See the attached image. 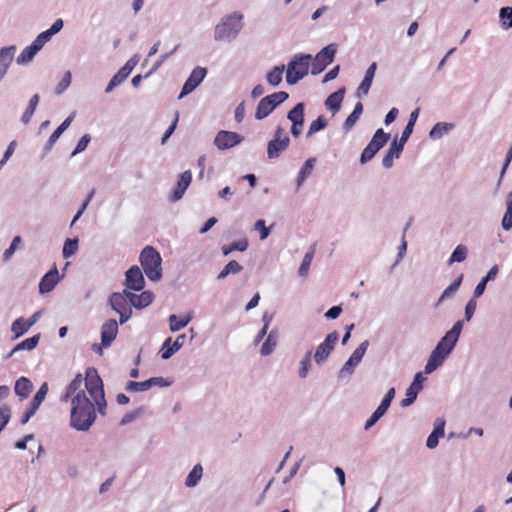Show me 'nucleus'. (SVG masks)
<instances>
[{"label":"nucleus","instance_id":"7c9ffc66","mask_svg":"<svg viewBox=\"0 0 512 512\" xmlns=\"http://www.w3.org/2000/svg\"><path fill=\"white\" fill-rule=\"evenodd\" d=\"M315 252H316V244H312L309 247L308 251L305 253L302 263L299 267L298 274L300 277H306L308 275L309 268H310L311 262L313 260V257L315 255Z\"/></svg>","mask_w":512,"mask_h":512},{"label":"nucleus","instance_id":"774afa93","mask_svg":"<svg viewBox=\"0 0 512 512\" xmlns=\"http://www.w3.org/2000/svg\"><path fill=\"white\" fill-rule=\"evenodd\" d=\"M91 141V136L89 134H84L78 141L75 149L73 150L71 156H75L77 155L78 153H81L83 152L88 144L90 143Z\"/></svg>","mask_w":512,"mask_h":512},{"label":"nucleus","instance_id":"393cba45","mask_svg":"<svg viewBox=\"0 0 512 512\" xmlns=\"http://www.w3.org/2000/svg\"><path fill=\"white\" fill-rule=\"evenodd\" d=\"M274 110H275L274 105L265 96L258 102L256 111H255V119L262 120V119L268 117Z\"/></svg>","mask_w":512,"mask_h":512},{"label":"nucleus","instance_id":"6ab92c4d","mask_svg":"<svg viewBox=\"0 0 512 512\" xmlns=\"http://www.w3.org/2000/svg\"><path fill=\"white\" fill-rule=\"evenodd\" d=\"M118 333V323L115 319L106 321L101 327L102 346L109 347Z\"/></svg>","mask_w":512,"mask_h":512},{"label":"nucleus","instance_id":"ea45409f","mask_svg":"<svg viewBox=\"0 0 512 512\" xmlns=\"http://www.w3.org/2000/svg\"><path fill=\"white\" fill-rule=\"evenodd\" d=\"M248 240L247 239H240L238 241H234L229 245L222 246L221 250L224 256L229 255L233 251H240L244 252L248 248Z\"/></svg>","mask_w":512,"mask_h":512},{"label":"nucleus","instance_id":"473e14b6","mask_svg":"<svg viewBox=\"0 0 512 512\" xmlns=\"http://www.w3.org/2000/svg\"><path fill=\"white\" fill-rule=\"evenodd\" d=\"M463 274H460L457 278L454 279V281L442 292L441 296L439 297L437 301V306L442 303L444 300L449 299L453 297V295L458 291L460 288L462 281H463Z\"/></svg>","mask_w":512,"mask_h":512},{"label":"nucleus","instance_id":"aec40b11","mask_svg":"<svg viewBox=\"0 0 512 512\" xmlns=\"http://www.w3.org/2000/svg\"><path fill=\"white\" fill-rule=\"evenodd\" d=\"M376 69H377L376 62L371 63L370 66L367 68L364 78H363L362 82L360 83V85L358 86L357 91H356V96L358 98L366 96L369 93L370 87L372 85V82H373V79L375 76Z\"/></svg>","mask_w":512,"mask_h":512},{"label":"nucleus","instance_id":"b1692460","mask_svg":"<svg viewBox=\"0 0 512 512\" xmlns=\"http://www.w3.org/2000/svg\"><path fill=\"white\" fill-rule=\"evenodd\" d=\"M315 163L316 158L314 157H311L304 162L296 178L297 188H300L305 180L312 174Z\"/></svg>","mask_w":512,"mask_h":512},{"label":"nucleus","instance_id":"bb28decb","mask_svg":"<svg viewBox=\"0 0 512 512\" xmlns=\"http://www.w3.org/2000/svg\"><path fill=\"white\" fill-rule=\"evenodd\" d=\"M455 125L453 123L438 122L436 123L429 132V137L433 140L442 138L445 134H448L453 130Z\"/></svg>","mask_w":512,"mask_h":512},{"label":"nucleus","instance_id":"3c124183","mask_svg":"<svg viewBox=\"0 0 512 512\" xmlns=\"http://www.w3.org/2000/svg\"><path fill=\"white\" fill-rule=\"evenodd\" d=\"M36 54L37 52L34 50V48L29 45L22 50V52L16 58V62L19 65H27L33 60Z\"/></svg>","mask_w":512,"mask_h":512},{"label":"nucleus","instance_id":"4468645a","mask_svg":"<svg viewBox=\"0 0 512 512\" xmlns=\"http://www.w3.org/2000/svg\"><path fill=\"white\" fill-rule=\"evenodd\" d=\"M145 280L140 268L136 265L130 267L125 273V286L134 291L144 288Z\"/></svg>","mask_w":512,"mask_h":512},{"label":"nucleus","instance_id":"4c0bfd02","mask_svg":"<svg viewBox=\"0 0 512 512\" xmlns=\"http://www.w3.org/2000/svg\"><path fill=\"white\" fill-rule=\"evenodd\" d=\"M304 111L305 104L303 102H299L288 112L287 119L291 121V123H304Z\"/></svg>","mask_w":512,"mask_h":512},{"label":"nucleus","instance_id":"e2e57ef3","mask_svg":"<svg viewBox=\"0 0 512 512\" xmlns=\"http://www.w3.org/2000/svg\"><path fill=\"white\" fill-rule=\"evenodd\" d=\"M82 385H84V378L81 374H77L66 388L68 389V392H71L74 396L80 390H83Z\"/></svg>","mask_w":512,"mask_h":512},{"label":"nucleus","instance_id":"37998d69","mask_svg":"<svg viewBox=\"0 0 512 512\" xmlns=\"http://www.w3.org/2000/svg\"><path fill=\"white\" fill-rule=\"evenodd\" d=\"M29 329L30 328L23 317L17 318L11 325V332L14 334L13 339L21 337L28 332Z\"/></svg>","mask_w":512,"mask_h":512},{"label":"nucleus","instance_id":"c03bdc74","mask_svg":"<svg viewBox=\"0 0 512 512\" xmlns=\"http://www.w3.org/2000/svg\"><path fill=\"white\" fill-rule=\"evenodd\" d=\"M499 18L502 29L512 28V6L502 7L499 11Z\"/></svg>","mask_w":512,"mask_h":512},{"label":"nucleus","instance_id":"dca6fc26","mask_svg":"<svg viewBox=\"0 0 512 512\" xmlns=\"http://www.w3.org/2000/svg\"><path fill=\"white\" fill-rule=\"evenodd\" d=\"M60 281V276L56 265H54L40 280L39 292L46 294L51 292Z\"/></svg>","mask_w":512,"mask_h":512},{"label":"nucleus","instance_id":"338daca9","mask_svg":"<svg viewBox=\"0 0 512 512\" xmlns=\"http://www.w3.org/2000/svg\"><path fill=\"white\" fill-rule=\"evenodd\" d=\"M139 59V55L135 54L125 63V65L120 69V71L124 74V77L128 78L132 70L138 64Z\"/></svg>","mask_w":512,"mask_h":512},{"label":"nucleus","instance_id":"c756f323","mask_svg":"<svg viewBox=\"0 0 512 512\" xmlns=\"http://www.w3.org/2000/svg\"><path fill=\"white\" fill-rule=\"evenodd\" d=\"M363 112V104L361 102H357L352 113L346 118L343 123V130L347 133L349 132L353 126L356 124L358 119L360 118Z\"/></svg>","mask_w":512,"mask_h":512},{"label":"nucleus","instance_id":"c9c22d12","mask_svg":"<svg viewBox=\"0 0 512 512\" xmlns=\"http://www.w3.org/2000/svg\"><path fill=\"white\" fill-rule=\"evenodd\" d=\"M419 112H420V109L416 108L415 110H413L410 113L408 123L406 124V126L402 132V135L399 139L401 142L406 143L408 141L409 137L411 136V134L413 132V128H414L417 118L419 116Z\"/></svg>","mask_w":512,"mask_h":512},{"label":"nucleus","instance_id":"58836bf2","mask_svg":"<svg viewBox=\"0 0 512 512\" xmlns=\"http://www.w3.org/2000/svg\"><path fill=\"white\" fill-rule=\"evenodd\" d=\"M169 328L171 332H177L186 327L192 320V316L188 315L184 318H179L177 315L172 314L169 316Z\"/></svg>","mask_w":512,"mask_h":512},{"label":"nucleus","instance_id":"0eeeda50","mask_svg":"<svg viewBox=\"0 0 512 512\" xmlns=\"http://www.w3.org/2000/svg\"><path fill=\"white\" fill-rule=\"evenodd\" d=\"M390 139V134L385 133L383 129H378L373 135L368 145L364 148L360 155V163L365 164L378 153V151L385 146Z\"/></svg>","mask_w":512,"mask_h":512},{"label":"nucleus","instance_id":"9d476101","mask_svg":"<svg viewBox=\"0 0 512 512\" xmlns=\"http://www.w3.org/2000/svg\"><path fill=\"white\" fill-rule=\"evenodd\" d=\"M84 386L92 399L105 394L102 379L95 368L86 370Z\"/></svg>","mask_w":512,"mask_h":512},{"label":"nucleus","instance_id":"8fccbe9b","mask_svg":"<svg viewBox=\"0 0 512 512\" xmlns=\"http://www.w3.org/2000/svg\"><path fill=\"white\" fill-rule=\"evenodd\" d=\"M178 349L175 348V345L172 342V338L168 337L165 339L164 343L162 344V347L160 349V355L161 358L164 360L170 359Z\"/></svg>","mask_w":512,"mask_h":512},{"label":"nucleus","instance_id":"a19ab883","mask_svg":"<svg viewBox=\"0 0 512 512\" xmlns=\"http://www.w3.org/2000/svg\"><path fill=\"white\" fill-rule=\"evenodd\" d=\"M40 340V334H36L30 338H27L20 343H18L13 349L12 352H19L22 350L31 351L38 345Z\"/></svg>","mask_w":512,"mask_h":512},{"label":"nucleus","instance_id":"20e7f679","mask_svg":"<svg viewBox=\"0 0 512 512\" xmlns=\"http://www.w3.org/2000/svg\"><path fill=\"white\" fill-rule=\"evenodd\" d=\"M312 56L310 54H295L288 62L286 69V82L295 85L309 73Z\"/></svg>","mask_w":512,"mask_h":512},{"label":"nucleus","instance_id":"6e6552de","mask_svg":"<svg viewBox=\"0 0 512 512\" xmlns=\"http://www.w3.org/2000/svg\"><path fill=\"white\" fill-rule=\"evenodd\" d=\"M337 52L336 44H329L322 48L313 58L311 64V74L318 75L323 72L328 65H330L335 58Z\"/></svg>","mask_w":512,"mask_h":512},{"label":"nucleus","instance_id":"72a5a7b5","mask_svg":"<svg viewBox=\"0 0 512 512\" xmlns=\"http://www.w3.org/2000/svg\"><path fill=\"white\" fill-rule=\"evenodd\" d=\"M506 210L501 220V226L505 231L512 228V192H509L505 200Z\"/></svg>","mask_w":512,"mask_h":512},{"label":"nucleus","instance_id":"052dcab7","mask_svg":"<svg viewBox=\"0 0 512 512\" xmlns=\"http://www.w3.org/2000/svg\"><path fill=\"white\" fill-rule=\"evenodd\" d=\"M149 384L147 380L142 382H136V381H129L126 384L125 389L128 392H142L149 390Z\"/></svg>","mask_w":512,"mask_h":512},{"label":"nucleus","instance_id":"5fc2aeb1","mask_svg":"<svg viewBox=\"0 0 512 512\" xmlns=\"http://www.w3.org/2000/svg\"><path fill=\"white\" fill-rule=\"evenodd\" d=\"M468 255V249L466 246L460 244L458 245L454 251L452 252L450 258H449V264H452L454 262H463Z\"/></svg>","mask_w":512,"mask_h":512},{"label":"nucleus","instance_id":"c85d7f7f","mask_svg":"<svg viewBox=\"0 0 512 512\" xmlns=\"http://www.w3.org/2000/svg\"><path fill=\"white\" fill-rule=\"evenodd\" d=\"M285 71V65H277L273 67L270 71L266 74V80L272 87H277L283 79V73Z\"/></svg>","mask_w":512,"mask_h":512},{"label":"nucleus","instance_id":"f8f14e48","mask_svg":"<svg viewBox=\"0 0 512 512\" xmlns=\"http://www.w3.org/2000/svg\"><path fill=\"white\" fill-rule=\"evenodd\" d=\"M207 75V69L197 66L190 73L189 77L186 79L184 85L182 86L181 92L178 96L179 99L184 98L186 95L193 92L204 80Z\"/></svg>","mask_w":512,"mask_h":512},{"label":"nucleus","instance_id":"5701e85b","mask_svg":"<svg viewBox=\"0 0 512 512\" xmlns=\"http://www.w3.org/2000/svg\"><path fill=\"white\" fill-rule=\"evenodd\" d=\"M74 119V114L69 115L61 124L57 127V129L51 134L46 145L45 150L49 151L53 145L56 143L58 138L62 135V133L70 126L71 122Z\"/></svg>","mask_w":512,"mask_h":512},{"label":"nucleus","instance_id":"f257e3e1","mask_svg":"<svg viewBox=\"0 0 512 512\" xmlns=\"http://www.w3.org/2000/svg\"><path fill=\"white\" fill-rule=\"evenodd\" d=\"M97 418L93 402L80 390L71 399L70 426L77 431H88Z\"/></svg>","mask_w":512,"mask_h":512},{"label":"nucleus","instance_id":"423d86ee","mask_svg":"<svg viewBox=\"0 0 512 512\" xmlns=\"http://www.w3.org/2000/svg\"><path fill=\"white\" fill-rule=\"evenodd\" d=\"M290 138L281 126L275 128L273 138L267 143V158L274 160L288 149Z\"/></svg>","mask_w":512,"mask_h":512},{"label":"nucleus","instance_id":"e433bc0d","mask_svg":"<svg viewBox=\"0 0 512 512\" xmlns=\"http://www.w3.org/2000/svg\"><path fill=\"white\" fill-rule=\"evenodd\" d=\"M203 475V468L201 464H196L192 468V470L189 472L185 479V485L186 487L192 488L197 486L199 481L201 480Z\"/></svg>","mask_w":512,"mask_h":512},{"label":"nucleus","instance_id":"0e129e2a","mask_svg":"<svg viewBox=\"0 0 512 512\" xmlns=\"http://www.w3.org/2000/svg\"><path fill=\"white\" fill-rule=\"evenodd\" d=\"M72 75L70 71H66L61 81L55 88V93L61 95L71 84Z\"/></svg>","mask_w":512,"mask_h":512},{"label":"nucleus","instance_id":"a211bd4d","mask_svg":"<svg viewBox=\"0 0 512 512\" xmlns=\"http://www.w3.org/2000/svg\"><path fill=\"white\" fill-rule=\"evenodd\" d=\"M404 142L394 139L390 144L389 149L382 159V165L386 169H390L393 166L394 159H398L404 149Z\"/></svg>","mask_w":512,"mask_h":512},{"label":"nucleus","instance_id":"f704fd0d","mask_svg":"<svg viewBox=\"0 0 512 512\" xmlns=\"http://www.w3.org/2000/svg\"><path fill=\"white\" fill-rule=\"evenodd\" d=\"M109 304L115 312H121L131 308V305L126 303L124 296L119 292H113L109 297Z\"/></svg>","mask_w":512,"mask_h":512},{"label":"nucleus","instance_id":"9b49d317","mask_svg":"<svg viewBox=\"0 0 512 512\" xmlns=\"http://www.w3.org/2000/svg\"><path fill=\"white\" fill-rule=\"evenodd\" d=\"M243 140L244 137L237 132L220 130L214 138V145L219 150H227L239 145Z\"/></svg>","mask_w":512,"mask_h":512},{"label":"nucleus","instance_id":"ddd939ff","mask_svg":"<svg viewBox=\"0 0 512 512\" xmlns=\"http://www.w3.org/2000/svg\"><path fill=\"white\" fill-rule=\"evenodd\" d=\"M426 378L423 376L421 372L415 374L414 379L410 386L406 389L405 398L401 400V407H409L412 405L417 399L418 393L423 388V382Z\"/></svg>","mask_w":512,"mask_h":512},{"label":"nucleus","instance_id":"7ed1b4c3","mask_svg":"<svg viewBox=\"0 0 512 512\" xmlns=\"http://www.w3.org/2000/svg\"><path fill=\"white\" fill-rule=\"evenodd\" d=\"M140 264L150 281H159L162 277L161 262L162 258L159 252L152 246H146L139 257Z\"/></svg>","mask_w":512,"mask_h":512},{"label":"nucleus","instance_id":"39448f33","mask_svg":"<svg viewBox=\"0 0 512 512\" xmlns=\"http://www.w3.org/2000/svg\"><path fill=\"white\" fill-rule=\"evenodd\" d=\"M455 346L456 343L443 336L437 343L436 347L432 350L427 360L424 368L425 373L430 374L440 367L453 351Z\"/></svg>","mask_w":512,"mask_h":512},{"label":"nucleus","instance_id":"f03ea898","mask_svg":"<svg viewBox=\"0 0 512 512\" xmlns=\"http://www.w3.org/2000/svg\"><path fill=\"white\" fill-rule=\"evenodd\" d=\"M243 18L240 12L223 16L214 28V40L228 43L234 41L243 28Z\"/></svg>","mask_w":512,"mask_h":512},{"label":"nucleus","instance_id":"680f3d73","mask_svg":"<svg viewBox=\"0 0 512 512\" xmlns=\"http://www.w3.org/2000/svg\"><path fill=\"white\" fill-rule=\"evenodd\" d=\"M274 105L275 109L289 98V94L285 91L274 92L266 96Z\"/></svg>","mask_w":512,"mask_h":512},{"label":"nucleus","instance_id":"49530a36","mask_svg":"<svg viewBox=\"0 0 512 512\" xmlns=\"http://www.w3.org/2000/svg\"><path fill=\"white\" fill-rule=\"evenodd\" d=\"M327 125H328V122H327L326 118L323 115L318 116L317 119L312 121V123L310 124L308 131L306 133V137L307 138L312 137L317 132L325 129L327 127Z\"/></svg>","mask_w":512,"mask_h":512},{"label":"nucleus","instance_id":"4be33fe9","mask_svg":"<svg viewBox=\"0 0 512 512\" xmlns=\"http://www.w3.org/2000/svg\"><path fill=\"white\" fill-rule=\"evenodd\" d=\"M344 94H345V88L342 87L340 88L339 90L333 92L332 94H330L325 102H324V105L325 107L332 111L333 114H335L336 112H338L341 108V103L344 99Z\"/></svg>","mask_w":512,"mask_h":512},{"label":"nucleus","instance_id":"a878e982","mask_svg":"<svg viewBox=\"0 0 512 512\" xmlns=\"http://www.w3.org/2000/svg\"><path fill=\"white\" fill-rule=\"evenodd\" d=\"M32 388V382L28 378L22 376L16 380L14 391L17 396H19L21 399H24L28 397Z\"/></svg>","mask_w":512,"mask_h":512},{"label":"nucleus","instance_id":"79ce46f5","mask_svg":"<svg viewBox=\"0 0 512 512\" xmlns=\"http://www.w3.org/2000/svg\"><path fill=\"white\" fill-rule=\"evenodd\" d=\"M243 267L236 261H229L224 268L220 271L217 276L218 280H222L226 278L229 274H238L242 271Z\"/></svg>","mask_w":512,"mask_h":512},{"label":"nucleus","instance_id":"864d4df0","mask_svg":"<svg viewBox=\"0 0 512 512\" xmlns=\"http://www.w3.org/2000/svg\"><path fill=\"white\" fill-rule=\"evenodd\" d=\"M311 357H312V352L308 351L304 355L302 360L300 361V367H299V370H298L299 378L305 379L307 377L308 372H309V370L311 368Z\"/></svg>","mask_w":512,"mask_h":512},{"label":"nucleus","instance_id":"4d7b16f0","mask_svg":"<svg viewBox=\"0 0 512 512\" xmlns=\"http://www.w3.org/2000/svg\"><path fill=\"white\" fill-rule=\"evenodd\" d=\"M357 366H358V364L349 358L344 363L342 368L339 370L338 379H346V378L350 377L354 373V369Z\"/></svg>","mask_w":512,"mask_h":512},{"label":"nucleus","instance_id":"603ef678","mask_svg":"<svg viewBox=\"0 0 512 512\" xmlns=\"http://www.w3.org/2000/svg\"><path fill=\"white\" fill-rule=\"evenodd\" d=\"M47 392H48V384L46 382H44L40 386V388L38 389L36 394L34 395V397L31 400L29 406H31V407L35 408L36 410H38L39 406L41 405V403L45 399Z\"/></svg>","mask_w":512,"mask_h":512},{"label":"nucleus","instance_id":"cd10ccee","mask_svg":"<svg viewBox=\"0 0 512 512\" xmlns=\"http://www.w3.org/2000/svg\"><path fill=\"white\" fill-rule=\"evenodd\" d=\"M277 339H278L277 330L276 329L271 330L260 349V353L262 356H269L270 354L273 353V351L275 350V348L277 346Z\"/></svg>","mask_w":512,"mask_h":512},{"label":"nucleus","instance_id":"bf43d9fd","mask_svg":"<svg viewBox=\"0 0 512 512\" xmlns=\"http://www.w3.org/2000/svg\"><path fill=\"white\" fill-rule=\"evenodd\" d=\"M368 346H369V341L368 340H364L354 351L353 353L351 354V356L349 357L351 360H353L354 362H356L358 365L360 364V362L362 361V358L363 356L365 355L367 349H368Z\"/></svg>","mask_w":512,"mask_h":512},{"label":"nucleus","instance_id":"1a4fd4ad","mask_svg":"<svg viewBox=\"0 0 512 512\" xmlns=\"http://www.w3.org/2000/svg\"><path fill=\"white\" fill-rule=\"evenodd\" d=\"M339 339V333L333 331L329 333L323 342H321L313 355L314 361L318 366H322L334 350L335 344Z\"/></svg>","mask_w":512,"mask_h":512},{"label":"nucleus","instance_id":"2eb2a0df","mask_svg":"<svg viewBox=\"0 0 512 512\" xmlns=\"http://www.w3.org/2000/svg\"><path fill=\"white\" fill-rule=\"evenodd\" d=\"M192 181V173L190 170L184 171L178 176V180L176 182V186L173 189L171 195H170V201L171 202H177L180 199H182L183 195L185 194L186 190L188 189L189 185Z\"/></svg>","mask_w":512,"mask_h":512},{"label":"nucleus","instance_id":"6e6d98bb","mask_svg":"<svg viewBox=\"0 0 512 512\" xmlns=\"http://www.w3.org/2000/svg\"><path fill=\"white\" fill-rule=\"evenodd\" d=\"M462 329H463V321L458 320L453 324L452 328L445 333L444 336L457 344Z\"/></svg>","mask_w":512,"mask_h":512},{"label":"nucleus","instance_id":"09e8293b","mask_svg":"<svg viewBox=\"0 0 512 512\" xmlns=\"http://www.w3.org/2000/svg\"><path fill=\"white\" fill-rule=\"evenodd\" d=\"M179 44L175 45L173 49L167 53L161 54L158 58V60L154 63L150 71L145 75V78L151 76L154 74L165 62L166 60L172 56L179 48Z\"/></svg>","mask_w":512,"mask_h":512},{"label":"nucleus","instance_id":"412c9836","mask_svg":"<svg viewBox=\"0 0 512 512\" xmlns=\"http://www.w3.org/2000/svg\"><path fill=\"white\" fill-rule=\"evenodd\" d=\"M445 421L443 419H436L434 429L426 440V446L429 449H434L439 443V438L444 436Z\"/></svg>","mask_w":512,"mask_h":512},{"label":"nucleus","instance_id":"a18cd8bd","mask_svg":"<svg viewBox=\"0 0 512 512\" xmlns=\"http://www.w3.org/2000/svg\"><path fill=\"white\" fill-rule=\"evenodd\" d=\"M39 99L40 98H39L38 94H35L30 98L28 107L26 108V110L24 111V113L21 117V121L23 122V124H28L30 122V120L35 112V109L39 103Z\"/></svg>","mask_w":512,"mask_h":512},{"label":"nucleus","instance_id":"de8ad7c7","mask_svg":"<svg viewBox=\"0 0 512 512\" xmlns=\"http://www.w3.org/2000/svg\"><path fill=\"white\" fill-rule=\"evenodd\" d=\"M78 243V238L66 239L62 250L63 258L68 259L72 257L78 250Z\"/></svg>","mask_w":512,"mask_h":512},{"label":"nucleus","instance_id":"2f4dec72","mask_svg":"<svg viewBox=\"0 0 512 512\" xmlns=\"http://www.w3.org/2000/svg\"><path fill=\"white\" fill-rule=\"evenodd\" d=\"M132 305L137 309H141L150 305L153 301V293L150 291H143L141 294H131Z\"/></svg>","mask_w":512,"mask_h":512},{"label":"nucleus","instance_id":"69168bd1","mask_svg":"<svg viewBox=\"0 0 512 512\" xmlns=\"http://www.w3.org/2000/svg\"><path fill=\"white\" fill-rule=\"evenodd\" d=\"M11 418V409L8 405L4 404L0 406V433L8 424Z\"/></svg>","mask_w":512,"mask_h":512},{"label":"nucleus","instance_id":"f3484780","mask_svg":"<svg viewBox=\"0 0 512 512\" xmlns=\"http://www.w3.org/2000/svg\"><path fill=\"white\" fill-rule=\"evenodd\" d=\"M16 52V46H6L0 49V82L3 80L8 72L10 65L13 62Z\"/></svg>","mask_w":512,"mask_h":512},{"label":"nucleus","instance_id":"13d9d810","mask_svg":"<svg viewBox=\"0 0 512 512\" xmlns=\"http://www.w3.org/2000/svg\"><path fill=\"white\" fill-rule=\"evenodd\" d=\"M386 412L387 410L383 409L381 406H378L365 422L364 429L369 430L371 427H373L377 421L386 414Z\"/></svg>","mask_w":512,"mask_h":512}]
</instances>
